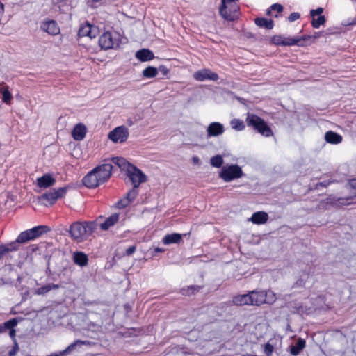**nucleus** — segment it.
Masks as SVG:
<instances>
[{
	"instance_id": "1",
	"label": "nucleus",
	"mask_w": 356,
	"mask_h": 356,
	"mask_svg": "<svg viewBox=\"0 0 356 356\" xmlns=\"http://www.w3.org/2000/svg\"><path fill=\"white\" fill-rule=\"evenodd\" d=\"M113 165L105 163L95 168L83 179V184L88 188H95L106 181L111 175Z\"/></svg>"
},
{
	"instance_id": "2",
	"label": "nucleus",
	"mask_w": 356,
	"mask_h": 356,
	"mask_svg": "<svg viewBox=\"0 0 356 356\" xmlns=\"http://www.w3.org/2000/svg\"><path fill=\"white\" fill-rule=\"evenodd\" d=\"M97 228L95 222H74L70 227L71 237L79 241H81L92 235Z\"/></svg>"
},
{
	"instance_id": "3",
	"label": "nucleus",
	"mask_w": 356,
	"mask_h": 356,
	"mask_svg": "<svg viewBox=\"0 0 356 356\" xmlns=\"http://www.w3.org/2000/svg\"><path fill=\"white\" fill-rule=\"evenodd\" d=\"M99 44L104 49L117 48L120 44V35L118 33L105 32L100 36Z\"/></svg>"
},
{
	"instance_id": "4",
	"label": "nucleus",
	"mask_w": 356,
	"mask_h": 356,
	"mask_svg": "<svg viewBox=\"0 0 356 356\" xmlns=\"http://www.w3.org/2000/svg\"><path fill=\"white\" fill-rule=\"evenodd\" d=\"M247 124L248 126L253 127L261 134L265 136H270L273 134L270 128L259 116L250 114L247 117Z\"/></svg>"
},
{
	"instance_id": "5",
	"label": "nucleus",
	"mask_w": 356,
	"mask_h": 356,
	"mask_svg": "<svg viewBox=\"0 0 356 356\" xmlns=\"http://www.w3.org/2000/svg\"><path fill=\"white\" fill-rule=\"evenodd\" d=\"M243 175L242 169L238 165H229L223 166L220 172V177L225 181L229 182L234 179H238Z\"/></svg>"
},
{
	"instance_id": "6",
	"label": "nucleus",
	"mask_w": 356,
	"mask_h": 356,
	"mask_svg": "<svg viewBox=\"0 0 356 356\" xmlns=\"http://www.w3.org/2000/svg\"><path fill=\"white\" fill-rule=\"evenodd\" d=\"M66 192V187L59 188L57 190L42 195L39 197V200L41 201H46V202H44V204L46 206L52 205L58 198L64 197Z\"/></svg>"
},
{
	"instance_id": "7",
	"label": "nucleus",
	"mask_w": 356,
	"mask_h": 356,
	"mask_svg": "<svg viewBox=\"0 0 356 356\" xmlns=\"http://www.w3.org/2000/svg\"><path fill=\"white\" fill-rule=\"evenodd\" d=\"M127 172L134 188H138L140 183L146 181V177L142 171L132 165H128Z\"/></svg>"
},
{
	"instance_id": "8",
	"label": "nucleus",
	"mask_w": 356,
	"mask_h": 356,
	"mask_svg": "<svg viewBox=\"0 0 356 356\" xmlns=\"http://www.w3.org/2000/svg\"><path fill=\"white\" fill-rule=\"evenodd\" d=\"M128 136V129L124 126L118 127L108 134V138L114 143H123Z\"/></svg>"
},
{
	"instance_id": "9",
	"label": "nucleus",
	"mask_w": 356,
	"mask_h": 356,
	"mask_svg": "<svg viewBox=\"0 0 356 356\" xmlns=\"http://www.w3.org/2000/svg\"><path fill=\"white\" fill-rule=\"evenodd\" d=\"M219 12L222 18L227 21H234L236 19L239 15V7L236 4V10H232L230 6H224L223 1L221 2V5L219 8Z\"/></svg>"
},
{
	"instance_id": "10",
	"label": "nucleus",
	"mask_w": 356,
	"mask_h": 356,
	"mask_svg": "<svg viewBox=\"0 0 356 356\" xmlns=\"http://www.w3.org/2000/svg\"><path fill=\"white\" fill-rule=\"evenodd\" d=\"M193 78L198 81H203L207 79L216 81L218 79V74L212 72L211 70L204 68L194 72Z\"/></svg>"
},
{
	"instance_id": "11",
	"label": "nucleus",
	"mask_w": 356,
	"mask_h": 356,
	"mask_svg": "<svg viewBox=\"0 0 356 356\" xmlns=\"http://www.w3.org/2000/svg\"><path fill=\"white\" fill-rule=\"evenodd\" d=\"M98 33L97 28L96 26H92L89 23H86L83 25H81L79 29L78 35L80 37H89L90 38H93L96 37Z\"/></svg>"
},
{
	"instance_id": "12",
	"label": "nucleus",
	"mask_w": 356,
	"mask_h": 356,
	"mask_svg": "<svg viewBox=\"0 0 356 356\" xmlns=\"http://www.w3.org/2000/svg\"><path fill=\"white\" fill-rule=\"evenodd\" d=\"M323 12L322 8H318L316 10L310 11V15L312 17V26L314 28H318L321 25H323L325 22V17L321 15Z\"/></svg>"
},
{
	"instance_id": "13",
	"label": "nucleus",
	"mask_w": 356,
	"mask_h": 356,
	"mask_svg": "<svg viewBox=\"0 0 356 356\" xmlns=\"http://www.w3.org/2000/svg\"><path fill=\"white\" fill-rule=\"evenodd\" d=\"M225 131L223 125L220 122H212L207 129V136L209 137H215L222 135Z\"/></svg>"
},
{
	"instance_id": "14",
	"label": "nucleus",
	"mask_w": 356,
	"mask_h": 356,
	"mask_svg": "<svg viewBox=\"0 0 356 356\" xmlns=\"http://www.w3.org/2000/svg\"><path fill=\"white\" fill-rule=\"evenodd\" d=\"M86 127L82 124H77L72 131V136L76 140H82L86 134Z\"/></svg>"
},
{
	"instance_id": "15",
	"label": "nucleus",
	"mask_w": 356,
	"mask_h": 356,
	"mask_svg": "<svg viewBox=\"0 0 356 356\" xmlns=\"http://www.w3.org/2000/svg\"><path fill=\"white\" fill-rule=\"evenodd\" d=\"M250 298V305L260 306L262 304H265V300L264 298L263 291H252L249 292Z\"/></svg>"
},
{
	"instance_id": "16",
	"label": "nucleus",
	"mask_w": 356,
	"mask_h": 356,
	"mask_svg": "<svg viewBox=\"0 0 356 356\" xmlns=\"http://www.w3.org/2000/svg\"><path fill=\"white\" fill-rule=\"evenodd\" d=\"M42 29L50 35H56L60 33V29L55 21L44 22Z\"/></svg>"
},
{
	"instance_id": "17",
	"label": "nucleus",
	"mask_w": 356,
	"mask_h": 356,
	"mask_svg": "<svg viewBox=\"0 0 356 356\" xmlns=\"http://www.w3.org/2000/svg\"><path fill=\"white\" fill-rule=\"evenodd\" d=\"M56 182L55 179L49 174H45L37 179V184L40 188H47L53 186Z\"/></svg>"
},
{
	"instance_id": "18",
	"label": "nucleus",
	"mask_w": 356,
	"mask_h": 356,
	"mask_svg": "<svg viewBox=\"0 0 356 356\" xmlns=\"http://www.w3.org/2000/svg\"><path fill=\"white\" fill-rule=\"evenodd\" d=\"M250 298L251 296L249 295V293L243 295H238L233 298L232 302L236 306L251 305Z\"/></svg>"
},
{
	"instance_id": "19",
	"label": "nucleus",
	"mask_w": 356,
	"mask_h": 356,
	"mask_svg": "<svg viewBox=\"0 0 356 356\" xmlns=\"http://www.w3.org/2000/svg\"><path fill=\"white\" fill-rule=\"evenodd\" d=\"M311 36L309 35H305L301 38H284V46H291V45H299V46H304V42L309 40V38H311Z\"/></svg>"
},
{
	"instance_id": "20",
	"label": "nucleus",
	"mask_w": 356,
	"mask_h": 356,
	"mask_svg": "<svg viewBox=\"0 0 356 356\" xmlns=\"http://www.w3.org/2000/svg\"><path fill=\"white\" fill-rule=\"evenodd\" d=\"M138 194V191L136 190V188H133L131 191H129L127 194V197L124 200H120L118 204L120 208H124L127 207L131 202H132L136 197Z\"/></svg>"
},
{
	"instance_id": "21",
	"label": "nucleus",
	"mask_w": 356,
	"mask_h": 356,
	"mask_svg": "<svg viewBox=\"0 0 356 356\" xmlns=\"http://www.w3.org/2000/svg\"><path fill=\"white\" fill-rule=\"evenodd\" d=\"M268 215L264 211H257L253 213L250 220L254 224H264L267 222Z\"/></svg>"
},
{
	"instance_id": "22",
	"label": "nucleus",
	"mask_w": 356,
	"mask_h": 356,
	"mask_svg": "<svg viewBox=\"0 0 356 356\" xmlns=\"http://www.w3.org/2000/svg\"><path fill=\"white\" fill-rule=\"evenodd\" d=\"M136 57L140 60L145 62L152 60L154 56L153 52L150 50L143 49L136 53Z\"/></svg>"
},
{
	"instance_id": "23",
	"label": "nucleus",
	"mask_w": 356,
	"mask_h": 356,
	"mask_svg": "<svg viewBox=\"0 0 356 356\" xmlns=\"http://www.w3.org/2000/svg\"><path fill=\"white\" fill-rule=\"evenodd\" d=\"M73 259L74 263L80 266H86L88 261V256L81 252L74 253Z\"/></svg>"
},
{
	"instance_id": "24",
	"label": "nucleus",
	"mask_w": 356,
	"mask_h": 356,
	"mask_svg": "<svg viewBox=\"0 0 356 356\" xmlns=\"http://www.w3.org/2000/svg\"><path fill=\"white\" fill-rule=\"evenodd\" d=\"M119 220V215L118 213H113L110 217L106 218L104 222L100 225V227L102 230H107L111 227L114 225Z\"/></svg>"
},
{
	"instance_id": "25",
	"label": "nucleus",
	"mask_w": 356,
	"mask_h": 356,
	"mask_svg": "<svg viewBox=\"0 0 356 356\" xmlns=\"http://www.w3.org/2000/svg\"><path fill=\"white\" fill-rule=\"evenodd\" d=\"M182 239V236L180 234L174 233L168 234L163 238V243L165 245L171 243H179Z\"/></svg>"
},
{
	"instance_id": "26",
	"label": "nucleus",
	"mask_w": 356,
	"mask_h": 356,
	"mask_svg": "<svg viewBox=\"0 0 356 356\" xmlns=\"http://www.w3.org/2000/svg\"><path fill=\"white\" fill-rule=\"evenodd\" d=\"M325 139L327 143L338 144L341 142L342 137L339 134L330 131L325 134Z\"/></svg>"
},
{
	"instance_id": "27",
	"label": "nucleus",
	"mask_w": 356,
	"mask_h": 356,
	"mask_svg": "<svg viewBox=\"0 0 356 356\" xmlns=\"http://www.w3.org/2000/svg\"><path fill=\"white\" fill-rule=\"evenodd\" d=\"M305 341L302 339H298L296 345L291 346L290 353L293 355H298L300 352L305 348Z\"/></svg>"
},
{
	"instance_id": "28",
	"label": "nucleus",
	"mask_w": 356,
	"mask_h": 356,
	"mask_svg": "<svg viewBox=\"0 0 356 356\" xmlns=\"http://www.w3.org/2000/svg\"><path fill=\"white\" fill-rule=\"evenodd\" d=\"M255 24L260 26L267 29H272L274 26V22L271 19H267L262 17H258L254 19Z\"/></svg>"
},
{
	"instance_id": "29",
	"label": "nucleus",
	"mask_w": 356,
	"mask_h": 356,
	"mask_svg": "<svg viewBox=\"0 0 356 356\" xmlns=\"http://www.w3.org/2000/svg\"><path fill=\"white\" fill-rule=\"evenodd\" d=\"M49 229L46 226H38L29 229V234L32 239H34L40 236L43 232H46Z\"/></svg>"
},
{
	"instance_id": "30",
	"label": "nucleus",
	"mask_w": 356,
	"mask_h": 356,
	"mask_svg": "<svg viewBox=\"0 0 356 356\" xmlns=\"http://www.w3.org/2000/svg\"><path fill=\"white\" fill-rule=\"evenodd\" d=\"M59 288V285L55 284H48L45 286H43L40 288H38L35 291V293L38 295H45L49 291L52 289H58Z\"/></svg>"
},
{
	"instance_id": "31",
	"label": "nucleus",
	"mask_w": 356,
	"mask_h": 356,
	"mask_svg": "<svg viewBox=\"0 0 356 356\" xmlns=\"http://www.w3.org/2000/svg\"><path fill=\"white\" fill-rule=\"evenodd\" d=\"M263 294H264V298L266 299L265 300L266 304L271 305V304L274 303L277 300L276 295L273 291H270V290L263 291Z\"/></svg>"
},
{
	"instance_id": "32",
	"label": "nucleus",
	"mask_w": 356,
	"mask_h": 356,
	"mask_svg": "<svg viewBox=\"0 0 356 356\" xmlns=\"http://www.w3.org/2000/svg\"><path fill=\"white\" fill-rule=\"evenodd\" d=\"M158 74V70L157 68L152 66H149L146 67L143 71V76L146 78H153L155 77Z\"/></svg>"
},
{
	"instance_id": "33",
	"label": "nucleus",
	"mask_w": 356,
	"mask_h": 356,
	"mask_svg": "<svg viewBox=\"0 0 356 356\" xmlns=\"http://www.w3.org/2000/svg\"><path fill=\"white\" fill-rule=\"evenodd\" d=\"M0 92L2 94L3 96V102L8 104H10L11 99H13V96L8 90V87L6 86L1 88L0 89Z\"/></svg>"
},
{
	"instance_id": "34",
	"label": "nucleus",
	"mask_w": 356,
	"mask_h": 356,
	"mask_svg": "<svg viewBox=\"0 0 356 356\" xmlns=\"http://www.w3.org/2000/svg\"><path fill=\"white\" fill-rule=\"evenodd\" d=\"M210 163L213 167L220 168L223 163V159L221 155H216L211 158Z\"/></svg>"
},
{
	"instance_id": "35",
	"label": "nucleus",
	"mask_w": 356,
	"mask_h": 356,
	"mask_svg": "<svg viewBox=\"0 0 356 356\" xmlns=\"http://www.w3.org/2000/svg\"><path fill=\"white\" fill-rule=\"evenodd\" d=\"M32 240L31 235L29 234V231L26 230L25 232H22L16 239V242L19 243H24L26 241Z\"/></svg>"
},
{
	"instance_id": "36",
	"label": "nucleus",
	"mask_w": 356,
	"mask_h": 356,
	"mask_svg": "<svg viewBox=\"0 0 356 356\" xmlns=\"http://www.w3.org/2000/svg\"><path fill=\"white\" fill-rule=\"evenodd\" d=\"M113 161L114 163L118 165L119 168L123 170L126 169L127 171L128 168V165H131L130 163H127V161L123 158L115 157L113 159Z\"/></svg>"
},
{
	"instance_id": "37",
	"label": "nucleus",
	"mask_w": 356,
	"mask_h": 356,
	"mask_svg": "<svg viewBox=\"0 0 356 356\" xmlns=\"http://www.w3.org/2000/svg\"><path fill=\"white\" fill-rule=\"evenodd\" d=\"M89 343L90 342L88 341L76 340L74 343L69 345L67 347L70 352H72L76 348H80L81 346L88 345Z\"/></svg>"
},
{
	"instance_id": "38",
	"label": "nucleus",
	"mask_w": 356,
	"mask_h": 356,
	"mask_svg": "<svg viewBox=\"0 0 356 356\" xmlns=\"http://www.w3.org/2000/svg\"><path fill=\"white\" fill-rule=\"evenodd\" d=\"M231 125H232V129L237 130V131H241L245 127V125H244L243 121L238 120V119H233L231 121Z\"/></svg>"
},
{
	"instance_id": "39",
	"label": "nucleus",
	"mask_w": 356,
	"mask_h": 356,
	"mask_svg": "<svg viewBox=\"0 0 356 356\" xmlns=\"http://www.w3.org/2000/svg\"><path fill=\"white\" fill-rule=\"evenodd\" d=\"M271 42L276 45L284 46V38L280 35H275L271 38Z\"/></svg>"
},
{
	"instance_id": "40",
	"label": "nucleus",
	"mask_w": 356,
	"mask_h": 356,
	"mask_svg": "<svg viewBox=\"0 0 356 356\" xmlns=\"http://www.w3.org/2000/svg\"><path fill=\"white\" fill-rule=\"evenodd\" d=\"M15 250V248H8L5 245H0V260L3 258V257L10 251Z\"/></svg>"
},
{
	"instance_id": "41",
	"label": "nucleus",
	"mask_w": 356,
	"mask_h": 356,
	"mask_svg": "<svg viewBox=\"0 0 356 356\" xmlns=\"http://www.w3.org/2000/svg\"><path fill=\"white\" fill-rule=\"evenodd\" d=\"M17 321L16 319L13 318L10 321H8L4 323V327L6 329H12L13 327L16 326Z\"/></svg>"
},
{
	"instance_id": "42",
	"label": "nucleus",
	"mask_w": 356,
	"mask_h": 356,
	"mask_svg": "<svg viewBox=\"0 0 356 356\" xmlns=\"http://www.w3.org/2000/svg\"><path fill=\"white\" fill-rule=\"evenodd\" d=\"M238 0H222V1H223V4L224 6H225L226 4L227 5H229L230 6L231 8H232V10H236V1Z\"/></svg>"
},
{
	"instance_id": "43",
	"label": "nucleus",
	"mask_w": 356,
	"mask_h": 356,
	"mask_svg": "<svg viewBox=\"0 0 356 356\" xmlns=\"http://www.w3.org/2000/svg\"><path fill=\"white\" fill-rule=\"evenodd\" d=\"M273 346L270 344L269 343H266L264 346V353L266 354L267 356H270L273 353Z\"/></svg>"
},
{
	"instance_id": "44",
	"label": "nucleus",
	"mask_w": 356,
	"mask_h": 356,
	"mask_svg": "<svg viewBox=\"0 0 356 356\" xmlns=\"http://www.w3.org/2000/svg\"><path fill=\"white\" fill-rule=\"evenodd\" d=\"M18 350H19V346H18L17 343L15 341V344H14V346L8 352V355L9 356H15L16 355V353H17Z\"/></svg>"
},
{
	"instance_id": "45",
	"label": "nucleus",
	"mask_w": 356,
	"mask_h": 356,
	"mask_svg": "<svg viewBox=\"0 0 356 356\" xmlns=\"http://www.w3.org/2000/svg\"><path fill=\"white\" fill-rule=\"evenodd\" d=\"M271 10H276L278 13H281L283 10V6L279 3H275L270 7Z\"/></svg>"
},
{
	"instance_id": "46",
	"label": "nucleus",
	"mask_w": 356,
	"mask_h": 356,
	"mask_svg": "<svg viewBox=\"0 0 356 356\" xmlns=\"http://www.w3.org/2000/svg\"><path fill=\"white\" fill-rule=\"evenodd\" d=\"M199 287H195L193 286L188 287L186 292H184L183 293L185 295H191L194 293V291H197Z\"/></svg>"
},
{
	"instance_id": "47",
	"label": "nucleus",
	"mask_w": 356,
	"mask_h": 356,
	"mask_svg": "<svg viewBox=\"0 0 356 356\" xmlns=\"http://www.w3.org/2000/svg\"><path fill=\"white\" fill-rule=\"evenodd\" d=\"M299 18H300V14L298 13H292L289 17V20L290 22H293L295 20H297Z\"/></svg>"
},
{
	"instance_id": "48",
	"label": "nucleus",
	"mask_w": 356,
	"mask_h": 356,
	"mask_svg": "<svg viewBox=\"0 0 356 356\" xmlns=\"http://www.w3.org/2000/svg\"><path fill=\"white\" fill-rule=\"evenodd\" d=\"M135 250H136L135 246H131L128 249H127L126 253L127 255H131L135 252Z\"/></svg>"
},
{
	"instance_id": "49",
	"label": "nucleus",
	"mask_w": 356,
	"mask_h": 356,
	"mask_svg": "<svg viewBox=\"0 0 356 356\" xmlns=\"http://www.w3.org/2000/svg\"><path fill=\"white\" fill-rule=\"evenodd\" d=\"M350 186L353 190L355 191H353V193H356V179L350 181Z\"/></svg>"
},
{
	"instance_id": "50",
	"label": "nucleus",
	"mask_w": 356,
	"mask_h": 356,
	"mask_svg": "<svg viewBox=\"0 0 356 356\" xmlns=\"http://www.w3.org/2000/svg\"><path fill=\"white\" fill-rule=\"evenodd\" d=\"M159 70L163 73V74L166 75L168 73V69L165 66H160Z\"/></svg>"
},
{
	"instance_id": "51",
	"label": "nucleus",
	"mask_w": 356,
	"mask_h": 356,
	"mask_svg": "<svg viewBox=\"0 0 356 356\" xmlns=\"http://www.w3.org/2000/svg\"><path fill=\"white\" fill-rule=\"evenodd\" d=\"M348 200H349V198H346V199L339 198V199H338V201L341 204H349L350 202H348Z\"/></svg>"
},
{
	"instance_id": "52",
	"label": "nucleus",
	"mask_w": 356,
	"mask_h": 356,
	"mask_svg": "<svg viewBox=\"0 0 356 356\" xmlns=\"http://www.w3.org/2000/svg\"><path fill=\"white\" fill-rule=\"evenodd\" d=\"M70 353V350L68 349V347H67L65 350L60 351L57 355H59L60 356H65L66 354H68Z\"/></svg>"
},
{
	"instance_id": "53",
	"label": "nucleus",
	"mask_w": 356,
	"mask_h": 356,
	"mask_svg": "<svg viewBox=\"0 0 356 356\" xmlns=\"http://www.w3.org/2000/svg\"><path fill=\"white\" fill-rule=\"evenodd\" d=\"M192 161L194 164H199L200 159L197 156H193L192 158Z\"/></svg>"
},
{
	"instance_id": "54",
	"label": "nucleus",
	"mask_w": 356,
	"mask_h": 356,
	"mask_svg": "<svg viewBox=\"0 0 356 356\" xmlns=\"http://www.w3.org/2000/svg\"><path fill=\"white\" fill-rule=\"evenodd\" d=\"M9 334L12 338H14L15 336V330L14 329H10Z\"/></svg>"
},
{
	"instance_id": "55",
	"label": "nucleus",
	"mask_w": 356,
	"mask_h": 356,
	"mask_svg": "<svg viewBox=\"0 0 356 356\" xmlns=\"http://www.w3.org/2000/svg\"><path fill=\"white\" fill-rule=\"evenodd\" d=\"M329 184H330V182H326V181H325V182H321V183H319L318 184H319V185H321V186H327Z\"/></svg>"
},
{
	"instance_id": "56",
	"label": "nucleus",
	"mask_w": 356,
	"mask_h": 356,
	"mask_svg": "<svg viewBox=\"0 0 356 356\" xmlns=\"http://www.w3.org/2000/svg\"><path fill=\"white\" fill-rule=\"evenodd\" d=\"M319 35H320L319 33H316L314 35H310L312 37L310 39H312V38L316 39V38H318Z\"/></svg>"
},
{
	"instance_id": "57",
	"label": "nucleus",
	"mask_w": 356,
	"mask_h": 356,
	"mask_svg": "<svg viewBox=\"0 0 356 356\" xmlns=\"http://www.w3.org/2000/svg\"><path fill=\"white\" fill-rule=\"evenodd\" d=\"M271 11H272V10H271V9H270V10H268L267 11L266 14H267V15H271Z\"/></svg>"
},
{
	"instance_id": "58",
	"label": "nucleus",
	"mask_w": 356,
	"mask_h": 356,
	"mask_svg": "<svg viewBox=\"0 0 356 356\" xmlns=\"http://www.w3.org/2000/svg\"><path fill=\"white\" fill-rule=\"evenodd\" d=\"M4 328H5L4 327H3L2 326H0V332H2Z\"/></svg>"
},
{
	"instance_id": "59",
	"label": "nucleus",
	"mask_w": 356,
	"mask_h": 356,
	"mask_svg": "<svg viewBox=\"0 0 356 356\" xmlns=\"http://www.w3.org/2000/svg\"><path fill=\"white\" fill-rule=\"evenodd\" d=\"M155 250H156V252H161V251H162V250H161V249H159V248H156Z\"/></svg>"
}]
</instances>
